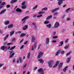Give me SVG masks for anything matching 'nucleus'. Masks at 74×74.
I'll return each instance as SVG.
<instances>
[{
  "label": "nucleus",
  "instance_id": "obj_62",
  "mask_svg": "<svg viewBox=\"0 0 74 74\" xmlns=\"http://www.w3.org/2000/svg\"><path fill=\"white\" fill-rule=\"evenodd\" d=\"M27 41H26L24 43V44L25 45V44H27Z\"/></svg>",
  "mask_w": 74,
  "mask_h": 74
},
{
  "label": "nucleus",
  "instance_id": "obj_40",
  "mask_svg": "<svg viewBox=\"0 0 74 74\" xmlns=\"http://www.w3.org/2000/svg\"><path fill=\"white\" fill-rule=\"evenodd\" d=\"M5 4H6V3L5 2H3L2 3H1V5H5Z\"/></svg>",
  "mask_w": 74,
  "mask_h": 74
},
{
  "label": "nucleus",
  "instance_id": "obj_39",
  "mask_svg": "<svg viewBox=\"0 0 74 74\" xmlns=\"http://www.w3.org/2000/svg\"><path fill=\"white\" fill-rule=\"evenodd\" d=\"M18 60H19L20 61V63H22V60L21 58H19Z\"/></svg>",
  "mask_w": 74,
  "mask_h": 74
},
{
  "label": "nucleus",
  "instance_id": "obj_33",
  "mask_svg": "<svg viewBox=\"0 0 74 74\" xmlns=\"http://www.w3.org/2000/svg\"><path fill=\"white\" fill-rule=\"evenodd\" d=\"M38 7V5H36L35 6L33 7L32 8V9H33V10H35V9H36V8H37Z\"/></svg>",
  "mask_w": 74,
  "mask_h": 74
},
{
  "label": "nucleus",
  "instance_id": "obj_46",
  "mask_svg": "<svg viewBox=\"0 0 74 74\" xmlns=\"http://www.w3.org/2000/svg\"><path fill=\"white\" fill-rule=\"evenodd\" d=\"M61 53L62 55H63V54L64 53V51H62L61 52Z\"/></svg>",
  "mask_w": 74,
  "mask_h": 74
},
{
  "label": "nucleus",
  "instance_id": "obj_35",
  "mask_svg": "<svg viewBox=\"0 0 74 74\" xmlns=\"http://www.w3.org/2000/svg\"><path fill=\"white\" fill-rule=\"evenodd\" d=\"M44 23L45 24H48V23H49V21H46L44 22Z\"/></svg>",
  "mask_w": 74,
  "mask_h": 74
},
{
  "label": "nucleus",
  "instance_id": "obj_20",
  "mask_svg": "<svg viewBox=\"0 0 74 74\" xmlns=\"http://www.w3.org/2000/svg\"><path fill=\"white\" fill-rule=\"evenodd\" d=\"M38 61H40V63H44V60H42V59H39L38 60Z\"/></svg>",
  "mask_w": 74,
  "mask_h": 74
},
{
  "label": "nucleus",
  "instance_id": "obj_5",
  "mask_svg": "<svg viewBox=\"0 0 74 74\" xmlns=\"http://www.w3.org/2000/svg\"><path fill=\"white\" fill-rule=\"evenodd\" d=\"M29 18V16H27L25 17H24L21 20V22L24 21L23 23H24L26 22V19H27Z\"/></svg>",
  "mask_w": 74,
  "mask_h": 74
},
{
  "label": "nucleus",
  "instance_id": "obj_50",
  "mask_svg": "<svg viewBox=\"0 0 74 74\" xmlns=\"http://www.w3.org/2000/svg\"><path fill=\"white\" fill-rule=\"evenodd\" d=\"M7 42H4V43H3V44L4 45H6V44H7Z\"/></svg>",
  "mask_w": 74,
  "mask_h": 74
},
{
  "label": "nucleus",
  "instance_id": "obj_59",
  "mask_svg": "<svg viewBox=\"0 0 74 74\" xmlns=\"http://www.w3.org/2000/svg\"><path fill=\"white\" fill-rule=\"evenodd\" d=\"M34 29H37V26H36V25H35L34 26Z\"/></svg>",
  "mask_w": 74,
  "mask_h": 74
},
{
  "label": "nucleus",
  "instance_id": "obj_14",
  "mask_svg": "<svg viewBox=\"0 0 74 74\" xmlns=\"http://www.w3.org/2000/svg\"><path fill=\"white\" fill-rule=\"evenodd\" d=\"M4 25H7L10 23V21H6L4 23Z\"/></svg>",
  "mask_w": 74,
  "mask_h": 74
},
{
  "label": "nucleus",
  "instance_id": "obj_37",
  "mask_svg": "<svg viewBox=\"0 0 74 74\" xmlns=\"http://www.w3.org/2000/svg\"><path fill=\"white\" fill-rule=\"evenodd\" d=\"M45 13V12H39L38 14H44Z\"/></svg>",
  "mask_w": 74,
  "mask_h": 74
},
{
  "label": "nucleus",
  "instance_id": "obj_28",
  "mask_svg": "<svg viewBox=\"0 0 74 74\" xmlns=\"http://www.w3.org/2000/svg\"><path fill=\"white\" fill-rule=\"evenodd\" d=\"M26 36V34H21L20 36V37H25V36Z\"/></svg>",
  "mask_w": 74,
  "mask_h": 74
},
{
  "label": "nucleus",
  "instance_id": "obj_3",
  "mask_svg": "<svg viewBox=\"0 0 74 74\" xmlns=\"http://www.w3.org/2000/svg\"><path fill=\"white\" fill-rule=\"evenodd\" d=\"M53 61H49V62H48V64L49 65V67H52L53 66Z\"/></svg>",
  "mask_w": 74,
  "mask_h": 74
},
{
  "label": "nucleus",
  "instance_id": "obj_4",
  "mask_svg": "<svg viewBox=\"0 0 74 74\" xmlns=\"http://www.w3.org/2000/svg\"><path fill=\"white\" fill-rule=\"evenodd\" d=\"M44 53L42 52H40L38 53V56L37 58L38 59L42 57L43 56Z\"/></svg>",
  "mask_w": 74,
  "mask_h": 74
},
{
  "label": "nucleus",
  "instance_id": "obj_8",
  "mask_svg": "<svg viewBox=\"0 0 74 74\" xmlns=\"http://www.w3.org/2000/svg\"><path fill=\"white\" fill-rule=\"evenodd\" d=\"M35 40L36 37L34 35H32V42H34V41H35Z\"/></svg>",
  "mask_w": 74,
  "mask_h": 74
},
{
  "label": "nucleus",
  "instance_id": "obj_2",
  "mask_svg": "<svg viewBox=\"0 0 74 74\" xmlns=\"http://www.w3.org/2000/svg\"><path fill=\"white\" fill-rule=\"evenodd\" d=\"M0 49L3 51H4L6 52L7 50V47H5L4 46H3L1 47Z\"/></svg>",
  "mask_w": 74,
  "mask_h": 74
},
{
  "label": "nucleus",
  "instance_id": "obj_32",
  "mask_svg": "<svg viewBox=\"0 0 74 74\" xmlns=\"http://www.w3.org/2000/svg\"><path fill=\"white\" fill-rule=\"evenodd\" d=\"M13 27V25H10L8 26V28H12Z\"/></svg>",
  "mask_w": 74,
  "mask_h": 74
},
{
  "label": "nucleus",
  "instance_id": "obj_7",
  "mask_svg": "<svg viewBox=\"0 0 74 74\" xmlns=\"http://www.w3.org/2000/svg\"><path fill=\"white\" fill-rule=\"evenodd\" d=\"M58 4L59 5H60L62 3H63V1H65V0H58Z\"/></svg>",
  "mask_w": 74,
  "mask_h": 74
},
{
  "label": "nucleus",
  "instance_id": "obj_23",
  "mask_svg": "<svg viewBox=\"0 0 74 74\" xmlns=\"http://www.w3.org/2000/svg\"><path fill=\"white\" fill-rule=\"evenodd\" d=\"M6 11V10H4L1 11L0 12V15H1V14H3V13H4V12H5Z\"/></svg>",
  "mask_w": 74,
  "mask_h": 74
},
{
  "label": "nucleus",
  "instance_id": "obj_31",
  "mask_svg": "<svg viewBox=\"0 0 74 74\" xmlns=\"http://www.w3.org/2000/svg\"><path fill=\"white\" fill-rule=\"evenodd\" d=\"M70 9H71V8H69L66 10V13H68V12H69L68 11H70Z\"/></svg>",
  "mask_w": 74,
  "mask_h": 74
},
{
  "label": "nucleus",
  "instance_id": "obj_24",
  "mask_svg": "<svg viewBox=\"0 0 74 74\" xmlns=\"http://www.w3.org/2000/svg\"><path fill=\"white\" fill-rule=\"evenodd\" d=\"M60 45H59V47H61V46H62L63 45V41H61L60 42Z\"/></svg>",
  "mask_w": 74,
  "mask_h": 74
},
{
  "label": "nucleus",
  "instance_id": "obj_64",
  "mask_svg": "<svg viewBox=\"0 0 74 74\" xmlns=\"http://www.w3.org/2000/svg\"><path fill=\"white\" fill-rule=\"evenodd\" d=\"M19 59H18L17 61V64L19 63Z\"/></svg>",
  "mask_w": 74,
  "mask_h": 74
},
{
  "label": "nucleus",
  "instance_id": "obj_1",
  "mask_svg": "<svg viewBox=\"0 0 74 74\" xmlns=\"http://www.w3.org/2000/svg\"><path fill=\"white\" fill-rule=\"evenodd\" d=\"M9 52H10V56L9 57V58H12L14 56V55H15V53L14 52V50L10 51Z\"/></svg>",
  "mask_w": 74,
  "mask_h": 74
},
{
  "label": "nucleus",
  "instance_id": "obj_53",
  "mask_svg": "<svg viewBox=\"0 0 74 74\" xmlns=\"http://www.w3.org/2000/svg\"><path fill=\"white\" fill-rule=\"evenodd\" d=\"M58 12H55L54 13V15H58Z\"/></svg>",
  "mask_w": 74,
  "mask_h": 74
},
{
  "label": "nucleus",
  "instance_id": "obj_41",
  "mask_svg": "<svg viewBox=\"0 0 74 74\" xmlns=\"http://www.w3.org/2000/svg\"><path fill=\"white\" fill-rule=\"evenodd\" d=\"M69 39H67L65 41V43H67L68 42H69Z\"/></svg>",
  "mask_w": 74,
  "mask_h": 74
},
{
  "label": "nucleus",
  "instance_id": "obj_15",
  "mask_svg": "<svg viewBox=\"0 0 74 74\" xmlns=\"http://www.w3.org/2000/svg\"><path fill=\"white\" fill-rule=\"evenodd\" d=\"M38 72H39V73H41L42 72H44V71H42V69L40 68L38 70Z\"/></svg>",
  "mask_w": 74,
  "mask_h": 74
},
{
  "label": "nucleus",
  "instance_id": "obj_12",
  "mask_svg": "<svg viewBox=\"0 0 74 74\" xmlns=\"http://www.w3.org/2000/svg\"><path fill=\"white\" fill-rule=\"evenodd\" d=\"M59 8H57L51 10V12H52V13H53V12H55V11H57V10H59Z\"/></svg>",
  "mask_w": 74,
  "mask_h": 74
},
{
  "label": "nucleus",
  "instance_id": "obj_44",
  "mask_svg": "<svg viewBox=\"0 0 74 74\" xmlns=\"http://www.w3.org/2000/svg\"><path fill=\"white\" fill-rule=\"evenodd\" d=\"M42 16V14L41 15H38V16H37V18H40V17H41Z\"/></svg>",
  "mask_w": 74,
  "mask_h": 74
},
{
  "label": "nucleus",
  "instance_id": "obj_56",
  "mask_svg": "<svg viewBox=\"0 0 74 74\" xmlns=\"http://www.w3.org/2000/svg\"><path fill=\"white\" fill-rule=\"evenodd\" d=\"M52 42H53V43H55L56 42V41H55V40H53L52 41Z\"/></svg>",
  "mask_w": 74,
  "mask_h": 74
},
{
  "label": "nucleus",
  "instance_id": "obj_49",
  "mask_svg": "<svg viewBox=\"0 0 74 74\" xmlns=\"http://www.w3.org/2000/svg\"><path fill=\"white\" fill-rule=\"evenodd\" d=\"M27 63H26L25 64L23 67V69H25V67H26V65H27Z\"/></svg>",
  "mask_w": 74,
  "mask_h": 74
},
{
  "label": "nucleus",
  "instance_id": "obj_47",
  "mask_svg": "<svg viewBox=\"0 0 74 74\" xmlns=\"http://www.w3.org/2000/svg\"><path fill=\"white\" fill-rule=\"evenodd\" d=\"M36 45H37V42H36L34 43V46L35 48H36Z\"/></svg>",
  "mask_w": 74,
  "mask_h": 74
},
{
  "label": "nucleus",
  "instance_id": "obj_16",
  "mask_svg": "<svg viewBox=\"0 0 74 74\" xmlns=\"http://www.w3.org/2000/svg\"><path fill=\"white\" fill-rule=\"evenodd\" d=\"M61 51H60V50H58V51L56 53L55 56H58V55L59 54V53Z\"/></svg>",
  "mask_w": 74,
  "mask_h": 74
},
{
  "label": "nucleus",
  "instance_id": "obj_45",
  "mask_svg": "<svg viewBox=\"0 0 74 74\" xmlns=\"http://www.w3.org/2000/svg\"><path fill=\"white\" fill-rule=\"evenodd\" d=\"M70 53H71L70 52L66 54V56H69V55H70Z\"/></svg>",
  "mask_w": 74,
  "mask_h": 74
},
{
  "label": "nucleus",
  "instance_id": "obj_25",
  "mask_svg": "<svg viewBox=\"0 0 74 74\" xmlns=\"http://www.w3.org/2000/svg\"><path fill=\"white\" fill-rule=\"evenodd\" d=\"M17 1V0H12L10 1V3L11 4H12V3H14L15 2Z\"/></svg>",
  "mask_w": 74,
  "mask_h": 74
},
{
  "label": "nucleus",
  "instance_id": "obj_52",
  "mask_svg": "<svg viewBox=\"0 0 74 74\" xmlns=\"http://www.w3.org/2000/svg\"><path fill=\"white\" fill-rule=\"evenodd\" d=\"M4 6H3V5H1L0 6V9H1V8H2Z\"/></svg>",
  "mask_w": 74,
  "mask_h": 74
},
{
  "label": "nucleus",
  "instance_id": "obj_21",
  "mask_svg": "<svg viewBox=\"0 0 74 74\" xmlns=\"http://www.w3.org/2000/svg\"><path fill=\"white\" fill-rule=\"evenodd\" d=\"M30 52H29L28 53V55L27 56V59H30Z\"/></svg>",
  "mask_w": 74,
  "mask_h": 74
},
{
  "label": "nucleus",
  "instance_id": "obj_18",
  "mask_svg": "<svg viewBox=\"0 0 74 74\" xmlns=\"http://www.w3.org/2000/svg\"><path fill=\"white\" fill-rule=\"evenodd\" d=\"M63 63H60V64L59 65V66L58 67V68L59 69H60L61 67L62 66V65H63Z\"/></svg>",
  "mask_w": 74,
  "mask_h": 74
},
{
  "label": "nucleus",
  "instance_id": "obj_6",
  "mask_svg": "<svg viewBox=\"0 0 74 74\" xmlns=\"http://www.w3.org/2000/svg\"><path fill=\"white\" fill-rule=\"evenodd\" d=\"M59 26V23L58 22H56L55 23L54 26L55 28H57V27H58Z\"/></svg>",
  "mask_w": 74,
  "mask_h": 74
},
{
  "label": "nucleus",
  "instance_id": "obj_36",
  "mask_svg": "<svg viewBox=\"0 0 74 74\" xmlns=\"http://www.w3.org/2000/svg\"><path fill=\"white\" fill-rule=\"evenodd\" d=\"M42 10H45L46 11H47L48 10V8H45L42 9Z\"/></svg>",
  "mask_w": 74,
  "mask_h": 74
},
{
  "label": "nucleus",
  "instance_id": "obj_55",
  "mask_svg": "<svg viewBox=\"0 0 74 74\" xmlns=\"http://www.w3.org/2000/svg\"><path fill=\"white\" fill-rule=\"evenodd\" d=\"M23 47H24V45H22L20 48L21 49H22L23 48Z\"/></svg>",
  "mask_w": 74,
  "mask_h": 74
},
{
  "label": "nucleus",
  "instance_id": "obj_22",
  "mask_svg": "<svg viewBox=\"0 0 74 74\" xmlns=\"http://www.w3.org/2000/svg\"><path fill=\"white\" fill-rule=\"evenodd\" d=\"M46 27L47 28H48V29H50L51 28V24H49V25H46Z\"/></svg>",
  "mask_w": 74,
  "mask_h": 74
},
{
  "label": "nucleus",
  "instance_id": "obj_51",
  "mask_svg": "<svg viewBox=\"0 0 74 74\" xmlns=\"http://www.w3.org/2000/svg\"><path fill=\"white\" fill-rule=\"evenodd\" d=\"M69 48V46H66L64 47V48L65 49H67V48Z\"/></svg>",
  "mask_w": 74,
  "mask_h": 74
},
{
  "label": "nucleus",
  "instance_id": "obj_34",
  "mask_svg": "<svg viewBox=\"0 0 74 74\" xmlns=\"http://www.w3.org/2000/svg\"><path fill=\"white\" fill-rule=\"evenodd\" d=\"M15 48V46H14L13 47H12L10 48V50H13V49H14V48Z\"/></svg>",
  "mask_w": 74,
  "mask_h": 74
},
{
  "label": "nucleus",
  "instance_id": "obj_10",
  "mask_svg": "<svg viewBox=\"0 0 74 74\" xmlns=\"http://www.w3.org/2000/svg\"><path fill=\"white\" fill-rule=\"evenodd\" d=\"M59 61H57L56 62L55 64L53 66V68H56V67H57V66H58V64H59Z\"/></svg>",
  "mask_w": 74,
  "mask_h": 74
},
{
  "label": "nucleus",
  "instance_id": "obj_38",
  "mask_svg": "<svg viewBox=\"0 0 74 74\" xmlns=\"http://www.w3.org/2000/svg\"><path fill=\"white\" fill-rule=\"evenodd\" d=\"M13 43H7V45H12Z\"/></svg>",
  "mask_w": 74,
  "mask_h": 74
},
{
  "label": "nucleus",
  "instance_id": "obj_17",
  "mask_svg": "<svg viewBox=\"0 0 74 74\" xmlns=\"http://www.w3.org/2000/svg\"><path fill=\"white\" fill-rule=\"evenodd\" d=\"M26 7H27V5H23L21 6V8H22V9H25L26 8Z\"/></svg>",
  "mask_w": 74,
  "mask_h": 74
},
{
  "label": "nucleus",
  "instance_id": "obj_57",
  "mask_svg": "<svg viewBox=\"0 0 74 74\" xmlns=\"http://www.w3.org/2000/svg\"><path fill=\"white\" fill-rule=\"evenodd\" d=\"M15 38H14L12 39V41H15Z\"/></svg>",
  "mask_w": 74,
  "mask_h": 74
},
{
  "label": "nucleus",
  "instance_id": "obj_61",
  "mask_svg": "<svg viewBox=\"0 0 74 74\" xmlns=\"http://www.w3.org/2000/svg\"><path fill=\"white\" fill-rule=\"evenodd\" d=\"M3 33V31L1 30V31H0V33Z\"/></svg>",
  "mask_w": 74,
  "mask_h": 74
},
{
  "label": "nucleus",
  "instance_id": "obj_13",
  "mask_svg": "<svg viewBox=\"0 0 74 74\" xmlns=\"http://www.w3.org/2000/svg\"><path fill=\"white\" fill-rule=\"evenodd\" d=\"M27 27H28V26H27V25H25L23 27V30H26L27 29Z\"/></svg>",
  "mask_w": 74,
  "mask_h": 74
},
{
  "label": "nucleus",
  "instance_id": "obj_19",
  "mask_svg": "<svg viewBox=\"0 0 74 74\" xmlns=\"http://www.w3.org/2000/svg\"><path fill=\"white\" fill-rule=\"evenodd\" d=\"M52 15H50L47 18L46 20L49 19H51V18H52Z\"/></svg>",
  "mask_w": 74,
  "mask_h": 74
},
{
  "label": "nucleus",
  "instance_id": "obj_63",
  "mask_svg": "<svg viewBox=\"0 0 74 74\" xmlns=\"http://www.w3.org/2000/svg\"><path fill=\"white\" fill-rule=\"evenodd\" d=\"M32 25H34V26H35L36 25V24L34 23H32Z\"/></svg>",
  "mask_w": 74,
  "mask_h": 74
},
{
  "label": "nucleus",
  "instance_id": "obj_48",
  "mask_svg": "<svg viewBox=\"0 0 74 74\" xmlns=\"http://www.w3.org/2000/svg\"><path fill=\"white\" fill-rule=\"evenodd\" d=\"M10 5H6V8H10Z\"/></svg>",
  "mask_w": 74,
  "mask_h": 74
},
{
  "label": "nucleus",
  "instance_id": "obj_27",
  "mask_svg": "<svg viewBox=\"0 0 74 74\" xmlns=\"http://www.w3.org/2000/svg\"><path fill=\"white\" fill-rule=\"evenodd\" d=\"M9 35L8 34H7L6 36H5L4 39V41H5L7 39V38L8 37Z\"/></svg>",
  "mask_w": 74,
  "mask_h": 74
},
{
  "label": "nucleus",
  "instance_id": "obj_9",
  "mask_svg": "<svg viewBox=\"0 0 74 74\" xmlns=\"http://www.w3.org/2000/svg\"><path fill=\"white\" fill-rule=\"evenodd\" d=\"M46 44L47 45H49V38H46Z\"/></svg>",
  "mask_w": 74,
  "mask_h": 74
},
{
  "label": "nucleus",
  "instance_id": "obj_30",
  "mask_svg": "<svg viewBox=\"0 0 74 74\" xmlns=\"http://www.w3.org/2000/svg\"><path fill=\"white\" fill-rule=\"evenodd\" d=\"M70 61V58H67V60H66V62L67 63H69Z\"/></svg>",
  "mask_w": 74,
  "mask_h": 74
},
{
  "label": "nucleus",
  "instance_id": "obj_42",
  "mask_svg": "<svg viewBox=\"0 0 74 74\" xmlns=\"http://www.w3.org/2000/svg\"><path fill=\"white\" fill-rule=\"evenodd\" d=\"M18 33H21V32L19 31V32H17L15 33V34H18Z\"/></svg>",
  "mask_w": 74,
  "mask_h": 74
},
{
  "label": "nucleus",
  "instance_id": "obj_43",
  "mask_svg": "<svg viewBox=\"0 0 74 74\" xmlns=\"http://www.w3.org/2000/svg\"><path fill=\"white\" fill-rule=\"evenodd\" d=\"M26 3V2L25 1H24L22 3V5H25V4Z\"/></svg>",
  "mask_w": 74,
  "mask_h": 74
},
{
  "label": "nucleus",
  "instance_id": "obj_60",
  "mask_svg": "<svg viewBox=\"0 0 74 74\" xmlns=\"http://www.w3.org/2000/svg\"><path fill=\"white\" fill-rule=\"evenodd\" d=\"M56 32H53V34L54 36H55V34H56Z\"/></svg>",
  "mask_w": 74,
  "mask_h": 74
},
{
  "label": "nucleus",
  "instance_id": "obj_58",
  "mask_svg": "<svg viewBox=\"0 0 74 74\" xmlns=\"http://www.w3.org/2000/svg\"><path fill=\"white\" fill-rule=\"evenodd\" d=\"M66 19H67V21H70L71 19H70V18H66Z\"/></svg>",
  "mask_w": 74,
  "mask_h": 74
},
{
  "label": "nucleus",
  "instance_id": "obj_11",
  "mask_svg": "<svg viewBox=\"0 0 74 74\" xmlns=\"http://www.w3.org/2000/svg\"><path fill=\"white\" fill-rule=\"evenodd\" d=\"M16 11L17 12L20 13L22 12V10L19 9V8H17L16 9Z\"/></svg>",
  "mask_w": 74,
  "mask_h": 74
},
{
  "label": "nucleus",
  "instance_id": "obj_29",
  "mask_svg": "<svg viewBox=\"0 0 74 74\" xmlns=\"http://www.w3.org/2000/svg\"><path fill=\"white\" fill-rule=\"evenodd\" d=\"M68 68V66H67L66 67H65V68H64V69H63V71L64 73H66V69Z\"/></svg>",
  "mask_w": 74,
  "mask_h": 74
},
{
  "label": "nucleus",
  "instance_id": "obj_54",
  "mask_svg": "<svg viewBox=\"0 0 74 74\" xmlns=\"http://www.w3.org/2000/svg\"><path fill=\"white\" fill-rule=\"evenodd\" d=\"M58 38V36H55L53 37V38Z\"/></svg>",
  "mask_w": 74,
  "mask_h": 74
},
{
  "label": "nucleus",
  "instance_id": "obj_26",
  "mask_svg": "<svg viewBox=\"0 0 74 74\" xmlns=\"http://www.w3.org/2000/svg\"><path fill=\"white\" fill-rule=\"evenodd\" d=\"M14 31L13 30L12 32H10V36H12L13 34H14Z\"/></svg>",
  "mask_w": 74,
  "mask_h": 74
}]
</instances>
